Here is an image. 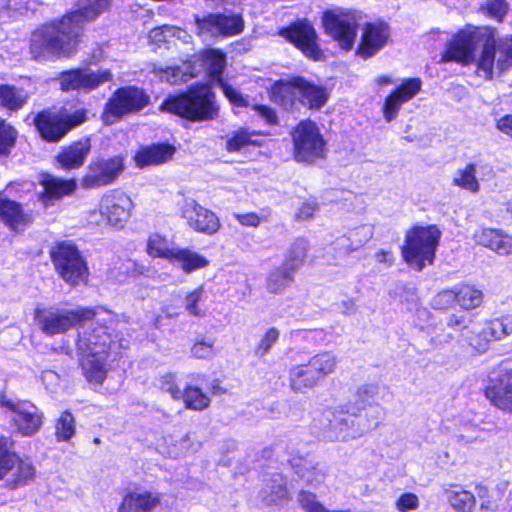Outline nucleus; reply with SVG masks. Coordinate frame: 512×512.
I'll return each instance as SVG.
<instances>
[{"label":"nucleus","instance_id":"obj_1","mask_svg":"<svg viewBox=\"0 0 512 512\" xmlns=\"http://www.w3.org/2000/svg\"><path fill=\"white\" fill-rule=\"evenodd\" d=\"M495 36V29L490 27L460 30L447 44L440 61L463 65L476 62L478 74L492 79L495 68L502 73L512 67V37L496 41Z\"/></svg>","mask_w":512,"mask_h":512},{"label":"nucleus","instance_id":"obj_2","mask_svg":"<svg viewBox=\"0 0 512 512\" xmlns=\"http://www.w3.org/2000/svg\"><path fill=\"white\" fill-rule=\"evenodd\" d=\"M79 333L77 350L81 356V367L86 380L93 385H101L106 378L109 362L120 355V344L112 339L110 327L100 325Z\"/></svg>","mask_w":512,"mask_h":512},{"label":"nucleus","instance_id":"obj_3","mask_svg":"<svg viewBox=\"0 0 512 512\" xmlns=\"http://www.w3.org/2000/svg\"><path fill=\"white\" fill-rule=\"evenodd\" d=\"M81 26L65 15L59 21L41 26L31 36L30 50L37 61L70 57L76 52Z\"/></svg>","mask_w":512,"mask_h":512},{"label":"nucleus","instance_id":"obj_4","mask_svg":"<svg viewBox=\"0 0 512 512\" xmlns=\"http://www.w3.org/2000/svg\"><path fill=\"white\" fill-rule=\"evenodd\" d=\"M323 415L327 421L323 430L324 437L329 441L348 442L378 427L379 408L375 407L368 418L346 404L328 409Z\"/></svg>","mask_w":512,"mask_h":512},{"label":"nucleus","instance_id":"obj_5","mask_svg":"<svg viewBox=\"0 0 512 512\" xmlns=\"http://www.w3.org/2000/svg\"><path fill=\"white\" fill-rule=\"evenodd\" d=\"M161 109L193 122L213 120L218 114L215 95L204 84L191 86L186 93L167 98Z\"/></svg>","mask_w":512,"mask_h":512},{"label":"nucleus","instance_id":"obj_6","mask_svg":"<svg viewBox=\"0 0 512 512\" xmlns=\"http://www.w3.org/2000/svg\"><path fill=\"white\" fill-rule=\"evenodd\" d=\"M271 98L286 110H298L301 106L320 109L327 102L328 94L323 87L294 77L276 82L271 89Z\"/></svg>","mask_w":512,"mask_h":512},{"label":"nucleus","instance_id":"obj_7","mask_svg":"<svg viewBox=\"0 0 512 512\" xmlns=\"http://www.w3.org/2000/svg\"><path fill=\"white\" fill-rule=\"evenodd\" d=\"M224 6L223 13H210L203 18L195 16L196 33L203 41L218 37H231L244 30V19L240 11L232 12L227 6H236L240 0H217Z\"/></svg>","mask_w":512,"mask_h":512},{"label":"nucleus","instance_id":"obj_8","mask_svg":"<svg viewBox=\"0 0 512 512\" xmlns=\"http://www.w3.org/2000/svg\"><path fill=\"white\" fill-rule=\"evenodd\" d=\"M97 313L88 307L66 309L58 307L37 308L34 319L41 330L47 336L64 334L72 328L92 320Z\"/></svg>","mask_w":512,"mask_h":512},{"label":"nucleus","instance_id":"obj_9","mask_svg":"<svg viewBox=\"0 0 512 512\" xmlns=\"http://www.w3.org/2000/svg\"><path fill=\"white\" fill-rule=\"evenodd\" d=\"M440 231L435 226L417 227L406 236L402 254L408 265L418 271L432 264Z\"/></svg>","mask_w":512,"mask_h":512},{"label":"nucleus","instance_id":"obj_10","mask_svg":"<svg viewBox=\"0 0 512 512\" xmlns=\"http://www.w3.org/2000/svg\"><path fill=\"white\" fill-rule=\"evenodd\" d=\"M50 257L55 271L67 284L77 286L87 281V263L75 244L69 241L57 243L51 248Z\"/></svg>","mask_w":512,"mask_h":512},{"label":"nucleus","instance_id":"obj_11","mask_svg":"<svg viewBox=\"0 0 512 512\" xmlns=\"http://www.w3.org/2000/svg\"><path fill=\"white\" fill-rule=\"evenodd\" d=\"M363 20V13L354 9L335 8L323 14L325 32L335 40L341 49L350 51L355 43L357 28Z\"/></svg>","mask_w":512,"mask_h":512},{"label":"nucleus","instance_id":"obj_12","mask_svg":"<svg viewBox=\"0 0 512 512\" xmlns=\"http://www.w3.org/2000/svg\"><path fill=\"white\" fill-rule=\"evenodd\" d=\"M36 469L28 459H22L15 452L14 441L0 436V480L6 479L9 487L15 489L27 485L35 478Z\"/></svg>","mask_w":512,"mask_h":512},{"label":"nucleus","instance_id":"obj_13","mask_svg":"<svg viewBox=\"0 0 512 512\" xmlns=\"http://www.w3.org/2000/svg\"><path fill=\"white\" fill-rule=\"evenodd\" d=\"M88 112L84 108L74 111L62 109L58 112L42 111L35 118V125L41 137L49 142H57L71 129L83 124Z\"/></svg>","mask_w":512,"mask_h":512},{"label":"nucleus","instance_id":"obj_14","mask_svg":"<svg viewBox=\"0 0 512 512\" xmlns=\"http://www.w3.org/2000/svg\"><path fill=\"white\" fill-rule=\"evenodd\" d=\"M0 407L5 409L6 417L15 431L22 436H32L42 427L43 414L30 401L9 399L5 395H1Z\"/></svg>","mask_w":512,"mask_h":512},{"label":"nucleus","instance_id":"obj_15","mask_svg":"<svg viewBox=\"0 0 512 512\" xmlns=\"http://www.w3.org/2000/svg\"><path fill=\"white\" fill-rule=\"evenodd\" d=\"M148 102V96L137 87L119 88L106 103L103 120L106 124H113L126 114L142 110Z\"/></svg>","mask_w":512,"mask_h":512},{"label":"nucleus","instance_id":"obj_16","mask_svg":"<svg viewBox=\"0 0 512 512\" xmlns=\"http://www.w3.org/2000/svg\"><path fill=\"white\" fill-rule=\"evenodd\" d=\"M296 161L312 163L325 154V142L315 123L302 121L292 133Z\"/></svg>","mask_w":512,"mask_h":512},{"label":"nucleus","instance_id":"obj_17","mask_svg":"<svg viewBox=\"0 0 512 512\" xmlns=\"http://www.w3.org/2000/svg\"><path fill=\"white\" fill-rule=\"evenodd\" d=\"M124 169V158L120 155L93 159L87 166L81 186L85 189H96L110 185L118 179Z\"/></svg>","mask_w":512,"mask_h":512},{"label":"nucleus","instance_id":"obj_18","mask_svg":"<svg viewBox=\"0 0 512 512\" xmlns=\"http://www.w3.org/2000/svg\"><path fill=\"white\" fill-rule=\"evenodd\" d=\"M485 396L498 409L512 413V369L506 364L491 373Z\"/></svg>","mask_w":512,"mask_h":512},{"label":"nucleus","instance_id":"obj_19","mask_svg":"<svg viewBox=\"0 0 512 512\" xmlns=\"http://www.w3.org/2000/svg\"><path fill=\"white\" fill-rule=\"evenodd\" d=\"M202 62L209 76L233 105L238 107L248 106V100L221 78L226 65L225 55L221 51L216 49L206 50L202 54Z\"/></svg>","mask_w":512,"mask_h":512},{"label":"nucleus","instance_id":"obj_20","mask_svg":"<svg viewBox=\"0 0 512 512\" xmlns=\"http://www.w3.org/2000/svg\"><path fill=\"white\" fill-rule=\"evenodd\" d=\"M108 70L92 71L89 68H78L63 71L59 74L58 82L64 92L73 90L91 91L99 85L111 80Z\"/></svg>","mask_w":512,"mask_h":512},{"label":"nucleus","instance_id":"obj_21","mask_svg":"<svg viewBox=\"0 0 512 512\" xmlns=\"http://www.w3.org/2000/svg\"><path fill=\"white\" fill-rule=\"evenodd\" d=\"M390 27L384 21L367 22L361 28L356 55L367 60L380 52L388 43Z\"/></svg>","mask_w":512,"mask_h":512},{"label":"nucleus","instance_id":"obj_22","mask_svg":"<svg viewBox=\"0 0 512 512\" xmlns=\"http://www.w3.org/2000/svg\"><path fill=\"white\" fill-rule=\"evenodd\" d=\"M131 208V199L125 193L114 190L102 197L99 213L106 224L121 227L129 219Z\"/></svg>","mask_w":512,"mask_h":512},{"label":"nucleus","instance_id":"obj_23","mask_svg":"<svg viewBox=\"0 0 512 512\" xmlns=\"http://www.w3.org/2000/svg\"><path fill=\"white\" fill-rule=\"evenodd\" d=\"M180 211L188 226L196 232L212 235L220 227L218 217L193 199H185Z\"/></svg>","mask_w":512,"mask_h":512},{"label":"nucleus","instance_id":"obj_24","mask_svg":"<svg viewBox=\"0 0 512 512\" xmlns=\"http://www.w3.org/2000/svg\"><path fill=\"white\" fill-rule=\"evenodd\" d=\"M280 35L293 43L307 57L314 60L319 58L320 50L316 43V31L310 23L306 21L296 22L290 27L282 29Z\"/></svg>","mask_w":512,"mask_h":512},{"label":"nucleus","instance_id":"obj_25","mask_svg":"<svg viewBox=\"0 0 512 512\" xmlns=\"http://www.w3.org/2000/svg\"><path fill=\"white\" fill-rule=\"evenodd\" d=\"M422 81L419 78H408L394 89L385 99L382 112L386 122L393 121L401 106L413 99L421 90Z\"/></svg>","mask_w":512,"mask_h":512},{"label":"nucleus","instance_id":"obj_26","mask_svg":"<svg viewBox=\"0 0 512 512\" xmlns=\"http://www.w3.org/2000/svg\"><path fill=\"white\" fill-rule=\"evenodd\" d=\"M379 393V386L375 383H366L360 385L355 394L353 401L346 403L349 407L368 418V415L375 409L379 408V415L377 418V425L383 420L384 409L377 402V396Z\"/></svg>","mask_w":512,"mask_h":512},{"label":"nucleus","instance_id":"obj_27","mask_svg":"<svg viewBox=\"0 0 512 512\" xmlns=\"http://www.w3.org/2000/svg\"><path fill=\"white\" fill-rule=\"evenodd\" d=\"M160 504V495L148 490H136L127 493L118 512H153Z\"/></svg>","mask_w":512,"mask_h":512},{"label":"nucleus","instance_id":"obj_28","mask_svg":"<svg viewBox=\"0 0 512 512\" xmlns=\"http://www.w3.org/2000/svg\"><path fill=\"white\" fill-rule=\"evenodd\" d=\"M259 498L266 506L279 505L289 498L287 481L280 473H273L263 480Z\"/></svg>","mask_w":512,"mask_h":512},{"label":"nucleus","instance_id":"obj_29","mask_svg":"<svg viewBox=\"0 0 512 512\" xmlns=\"http://www.w3.org/2000/svg\"><path fill=\"white\" fill-rule=\"evenodd\" d=\"M0 220L11 230H18L30 223L31 218L20 203L0 192Z\"/></svg>","mask_w":512,"mask_h":512},{"label":"nucleus","instance_id":"obj_30","mask_svg":"<svg viewBox=\"0 0 512 512\" xmlns=\"http://www.w3.org/2000/svg\"><path fill=\"white\" fill-rule=\"evenodd\" d=\"M40 184L44 188L41 199L46 205L53 200L72 194L77 187L75 179H62L50 174L42 175Z\"/></svg>","mask_w":512,"mask_h":512},{"label":"nucleus","instance_id":"obj_31","mask_svg":"<svg viewBox=\"0 0 512 512\" xmlns=\"http://www.w3.org/2000/svg\"><path fill=\"white\" fill-rule=\"evenodd\" d=\"M374 234L373 226L365 224L356 227L347 235L338 238L334 245L340 256H347L364 246Z\"/></svg>","mask_w":512,"mask_h":512},{"label":"nucleus","instance_id":"obj_32","mask_svg":"<svg viewBox=\"0 0 512 512\" xmlns=\"http://www.w3.org/2000/svg\"><path fill=\"white\" fill-rule=\"evenodd\" d=\"M90 150L91 144L88 139L77 141L65 147L56 156V160L64 170L78 169L84 164Z\"/></svg>","mask_w":512,"mask_h":512},{"label":"nucleus","instance_id":"obj_33","mask_svg":"<svg viewBox=\"0 0 512 512\" xmlns=\"http://www.w3.org/2000/svg\"><path fill=\"white\" fill-rule=\"evenodd\" d=\"M175 148L169 144H156L141 148L134 156L138 167L159 165L170 160Z\"/></svg>","mask_w":512,"mask_h":512},{"label":"nucleus","instance_id":"obj_34","mask_svg":"<svg viewBox=\"0 0 512 512\" xmlns=\"http://www.w3.org/2000/svg\"><path fill=\"white\" fill-rule=\"evenodd\" d=\"M170 263L180 268L184 273L190 274L208 266L206 257L189 248H175Z\"/></svg>","mask_w":512,"mask_h":512},{"label":"nucleus","instance_id":"obj_35","mask_svg":"<svg viewBox=\"0 0 512 512\" xmlns=\"http://www.w3.org/2000/svg\"><path fill=\"white\" fill-rule=\"evenodd\" d=\"M477 242L500 255L512 253V236L503 234L496 229H482L476 234Z\"/></svg>","mask_w":512,"mask_h":512},{"label":"nucleus","instance_id":"obj_36","mask_svg":"<svg viewBox=\"0 0 512 512\" xmlns=\"http://www.w3.org/2000/svg\"><path fill=\"white\" fill-rule=\"evenodd\" d=\"M29 99V93L23 88L9 84H0V108L12 114L21 110Z\"/></svg>","mask_w":512,"mask_h":512},{"label":"nucleus","instance_id":"obj_37","mask_svg":"<svg viewBox=\"0 0 512 512\" xmlns=\"http://www.w3.org/2000/svg\"><path fill=\"white\" fill-rule=\"evenodd\" d=\"M319 382L308 363L294 365L289 370V384L296 393H305L314 388Z\"/></svg>","mask_w":512,"mask_h":512},{"label":"nucleus","instance_id":"obj_38","mask_svg":"<svg viewBox=\"0 0 512 512\" xmlns=\"http://www.w3.org/2000/svg\"><path fill=\"white\" fill-rule=\"evenodd\" d=\"M111 0H83L81 7L78 10L68 13L69 17L75 24L83 28L86 21L96 19L100 14L110 6Z\"/></svg>","mask_w":512,"mask_h":512},{"label":"nucleus","instance_id":"obj_39","mask_svg":"<svg viewBox=\"0 0 512 512\" xmlns=\"http://www.w3.org/2000/svg\"><path fill=\"white\" fill-rule=\"evenodd\" d=\"M296 474L304 483L313 487H318L325 481L326 471L318 464H312L306 460L299 459L292 464Z\"/></svg>","mask_w":512,"mask_h":512},{"label":"nucleus","instance_id":"obj_40","mask_svg":"<svg viewBox=\"0 0 512 512\" xmlns=\"http://www.w3.org/2000/svg\"><path fill=\"white\" fill-rule=\"evenodd\" d=\"M296 272L290 270L284 264L272 270L266 279V289L270 293L279 294L294 281Z\"/></svg>","mask_w":512,"mask_h":512},{"label":"nucleus","instance_id":"obj_41","mask_svg":"<svg viewBox=\"0 0 512 512\" xmlns=\"http://www.w3.org/2000/svg\"><path fill=\"white\" fill-rule=\"evenodd\" d=\"M512 333V316L506 315L485 323L480 335L486 340L496 341Z\"/></svg>","mask_w":512,"mask_h":512},{"label":"nucleus","instance_id":"obj_42","mask_svg":"<svg viewBox=\"0 0 512 512\" xmlns=\"http://www.w3.org/2000/svg\"><path fill=\"white\" fill-rule=\"evenodd\" d=\"M338 360L331 352H322L312 356L308 364L319 381L334 373Z\"/></svg>","mask_w":512,"mask_h":512},{"label":"nucleus","instance_id":"obj_43","mask_svg":"<svg viewBox=\"0 0 512 512\" xmlns=\"http://www.w3.org/2000/svg\"><path fill=\"white\" fill-rule=\"evenodd\" d=\"M187 409L202 411L210 405V398L199 386L187 384L182 391V398Z\"/></svg>","mask_w":512,"mask_h":512},{"label":"nucleus","instance_id":"obj_44","mask_svg":"<svg viewBox=\"0 0 512 512\" xmlns=\"http://www.w3.org/2000/svg\"><path fill=\"white\" fill-rule=\"evenodd\" d=\"M445 496L450 505L459 512H471L475 506V496L462 489H446Z\"/></svg>","mask_w":512,"mask_h":512},{"label":"nucleus","instance_id":"obj_45","mask_svg":"<svg viewBox=\"0 0 512 512\" xmlns=\"http://www.w3.org/2000/svg\"><path fill=\"white\" fill-rule=\"evenodd\" d=\"M455 292L456 303L465 310L474 309L482 303V291L473 286H456Z\"/></svg>","mask_w":512,"mask_h":512},{"label":"nucleus","instance_id":"obj_46","mask_svg":"<svg viewBox=\"0 0 512 512\" xmlns=\"http://www.w3.org/2000/svg\"><path fill=\"white\" fill-rule=\"evenodd\" d=\"M308 250L307 241L300 238L292 243L282 264L296 272L304 263Z\"/></svg>","mask_w":512,"mask_h":512},{"label":"nucleus","instance_id":"obj_47","mask_svg":"<svg viewBox=\"0 0 512 512\" xmlns=\"http://www.w3.org/2000/svg\"><path fill=\"white\" fill-rule=\"evenodd\" d=\"M453 184L470 192L479 190V183L476 179V165L468 164L463 169H458L453 177Z\"/></svg>","mask_w":512,"mask_h":512},{"label":"nucleus","instance_id":"obj_48","mask_svg":"<svg viewBox=\"0 0 512 512\" xmlns=\"http://www.w3.org/2000/svg\"><path fill=\"white\" fill-rule=\"evenodd\" d=\"M175 248H170L168 241L159 234H153L147 242V253L154 258H164L170 262Z\"/></svg>","mask_w":512,"mask_h":512},{"label":"nucleus","instance_id":"obj_49","mask_svg":"<svg viewBox=\"0 0 512 512\" xmlns=\"http://www.w3.org/2000/svg\"><path fill=\"white\" fill-rule=\"evenodd\" d=\"M297 502L304 512H350L349 510H329L318 500L316 494L305 490L298 493Z\"/></svg>","mask_w":512,"mask_h":512},{"label":"nucleus","instance_id":"obj_50","mask_svg":"<svg viewBox=\"0 0 512 512\" xmlns=\"http://www.w3.org/2000/svg\"><path fill=\"white\" fill-rule=\"evenodd\" d=\"M76 431L75 418L69 411L61 413L55 425V436L58 441L70 440Z\"/></svg>","mask_w":512,"mask_h":512},{"label":"nucleus","instance_id":"obj_51","mask_svg":"<svg viewBox=\"0 0 512 512\" xmlns=\"http://www.w3.org/2000/svg\"><path fill=\"white\" fill-rule=\"evenodd\" d=\"M280 337V331L276 327H270L266 330L264 335L260 338L257 343L254 354L258 358H263L270 353L271 349L278 342Z\"/></svg>","mask_w":512,"mask_h":512},{"label":"nucleus","instance_id":"obj_52","mask_svg":"<svg viewBox=\"0 0 512 512\" xmlns=\"http://www.w3.org/2000/svg\"><path fill=\"white\" fill-rule=\"evenodd\" d=\"M17 131L0 117V155H8L14 147Z\"/></svg>","mask_w":512,"mask_h":512},{"label":"nucleus","instance_id":"obj_53","mask_svg":"<svg viewBox=\"0 0 512 512\" xmlns=\"http://www.w3.org/2000/svg\"><path fill=\"white\" fill-rule=\"evenodd\" d=\"M254 133H249L246 129L236 131L226 143L229 152H236L248 145H255L256 141L253 139Z\"/></svg>","mask_w":512,"mask_h":512},{"label":"nucleus","instance_id":"obj_54","mask_svg":"<svg viewBox=\"0 0 512 512\" xmlns=\"http://www.w3.org/2000/svg\"><path fill=\"white\" fill-rule=\"evenodd\" d=\"M204 290L199 287L189 293L184 300L185 310L192 316L203 317L205 312L200 308V303L203 300Z\"/></svg>","mask_w":512,"mask_h":512},{"label":"nucleus","instance_id":"obj_55","mask_svg":"<svg viewBox=\"0 0 512 512\" xmlns=\"http://www.w3.org/2000/svg\"><path fill=\"white\" fill-rule=\"evenodd\" d=\"M157 386L164 392L171 395L174 400L182 398V390L176 384V375L174 373H165L157 380Z\"/></svg>","mask_w":512,"mask_h":512},{"label":"nucleus","instance_id":"obj_56","mask_svg":"<svg viewBox=\"0 0 512 512\" xmlns=\"http://www.w3.org/2000/svg\"><path fill=\"white\" fill-rule=\"evenodd\" d=\"M194 444L190 438V435L187 434L183 436L180 440L171 444L167 447V451L164 452L168 457L178 458L183 455H186L190 451H195L193 448Z\"/></svg>","mask_w":512,"mask_h":512},{"label":"nucleus","instance_id":"obj_57","mask_svg":"<svg viewBox=\"0 0 512 512\" xmlns=\"http://www.w3.org/2000/svg\"><path fill=\"white\" fill-rule=\"evenodd\" d=\"M158 75L162 81H166L170 84L187 82L191 78V75L182 72L179 67H167L166 69H159Z\"/></svg>","mask_w":512,"mask_h":512},{"label":"nucleus","instance_id":"obj_58","mask_svg":"<svg viewBox=\"0 0 512 512\" xmlns=\"http://www.w3.org/2000/svg\"><path fill=\"white\" fill-rule=\"evenodd\" d=\"M508 5L505 0H488L483 10L491 18L502 21L507 13Z\"/></svg>","mask_w":512,"mask_h":512},{"label":"nucleus","instance_id":"obj_59","mask_svg":"<svg viewBox=\"0 0 512 512\" xmlns=\"http://www.w3.org/2000/svg\"><path fill=\"white\" fill-rule=\"evenodd\" d=\"M395 507L399 512L416 510L419 507V498L414 493H404L396 501Z\"/></svg>","mask_w":512,"mask_h":512},{"label":"nucleus","instance_id":"obj_60","mask_svg":"<svg viewBox=\"0 0 512 512\" xmlns=\"http://www.w3.org/2000/svg\"><path fill=\"white\" fill-rule=\"evenodd\" d=\"M119 270L127 275H131L133 277L139 275H149L150 268L146 267L142 264H139L132 260H127L120 264Z\"/></svg>","mask_w":512,"mask_h":512},{"label":"nucleus","instance_id":"obj_61","mask_svg":"<svg viewBox=\"0 0 512 512\" xmlns=\"http://www.w3.org/2000/svg\"><path fill=\"white\" fill-rule=\"evenodd\" d=\"M213 346L211 341H198L191 348V353L198 359H208L214 355Z\"/></svg>","mask_w":512,"mask_h":512},{"label":"nucleus","instance_id":"obj_62","mask_svg":"<svg viewBox=\"0 0 512 512\" xmlns=\"http://www.w3.org/2000/svg\"><path fill=\"white\" fill-rule=\"evenodd\" d=\"M169 29H173V26L162 25L160 27L152 29L149 32L150 41L154 42L157 45L170 42V39L172 38V33L168 32Z\"/></svg>","mask_w":512,"mask_h":512},{"label":"nucleus","instance_id":"obj_63","mask_svg":"<svg viewBox=\"0 0 512 512\" xmlns=\"http://www.w3.org/2000/svg\"><path fill=\"white\" fill-rule=\"evenodd\" d=\"M456 302L455 288L451 290H444L434 298V306L438 309H444Z\"/></svg>","mask_w":512,"mask_h":512},{"label":"nucleus","instance_id":"obj_64","mask_svg":"<svg viewBox=\"0 0 512 512\" xmlns=\"http://www.w3.org/2000/svg\"><path fill=\"white\" fill-rule=\"evenodd\" d=\"M470 322L471 321L463 315L451 314L446 320V326L455 331H462L468 328Z\"/></svg>","mask_w":512,"mask_h":512}]
</instances>
